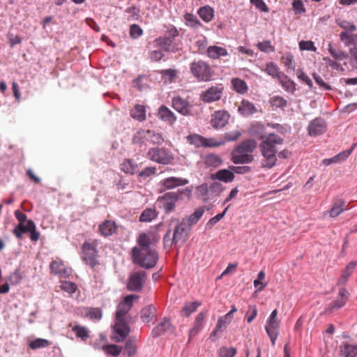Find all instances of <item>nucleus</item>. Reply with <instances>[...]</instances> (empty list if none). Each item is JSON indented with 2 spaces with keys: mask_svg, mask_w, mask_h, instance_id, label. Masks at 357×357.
Here are the masks:
<instances>
[{
  "mask_svg": "<svg viewBox=\"0 0 357 357\" xmlns=\"http://www.w3.org/2000/svg\"><path fill=\"white\" fill-rule=\"evenodd\" d=\"M261 139L260 149L265 159L262 166L271 168L275 165L277 160L275 154L278 150L276 146L282 144L284 140L279 135L274 133L261 136Z\"/></svg>",
  "mask_w": 357,
  "mask_h": 357,
  "instance_id": "nucleus-1",
  "label": "nucleus"
},
{
  "mask_svg": "<svg viewBox=\"0 0 357 357\" xmlns=\"http://www.w3.org/2000/svg\"><path fill=\"white\" fill-rule=\"evenodd\" d=\"M178 35L179 31L176 26L169 25L165 35L156 38L153 45L166 52L176 53L181 50V42L176 39Z\"/></svg>",
  "mask_w": 357,
  "mask_h": 357,
  "instance_id": "nucleus-2",
  "label": "nucleus"
},
{
  "mask_svg": "<svg viewBox=\"0 0 357 357\" xmlns=\"http://www.w3.org/2000/svg\"><path fill=\"white\" fill-rule=\"evenodd\" d=\"M257 147L253 139H246L240 143L231 153V160L234 164H247L253 161L252 153Z\"/></svg>",
  "mask_w": 357,
  "mask_h": 357,
  "instance_id": "nucleus-3",
  "label": "nucleus"
},
{
  "mask_svg": "<svg viewBox=\"0 0 357 357\" xmlns=\"http://www.w3.org/2000/svg\"><path fill=\"white\" fill-rule=\"evenodd\" d=\"M132 259L135 264L146 269H150L155 266L159 259L158 253L156 250L151 248L132 249Z\"/></svg>",
  "mask_w": 357,
  "mask_h": 357,
  "instance_id": "nucleus-4",
  "label": "nucleus"
},
{
  "mask_svg": "<svg viewBox=\"0 0 357 357\" xmlns=\"http://www.w3.org/2000/svg\"><path fill=\"white\" fill-rule=\"evenodd\" d=\"M190 70L193 76L201 82H208L213 76L211 66L203 61H193L190 64Z\"/></svg>",
  "mask_w": 357,
  "mask_h": 357,
  "instance_id": "nucleus-5",
  "label": "nucleus"
},
{
  "mask_svg": "<svg viewBox=\"0 0 357 357\" xmlns=\"http://www.w3.org/2000/svg\"><path fill=\"white\" fill-rule=\"evenodd\" d=\"M82 259L92 268L99 264L96 243L95 242L84 243L82 247Z\"/></svg>",
  "mask_w": 357,
  "mask_h": 357,
  "instance_id": "nucleus-6",
  "label": "nucleus"
},
{
  "mask_svg": "<svg viewBox=\"0 0 357 357\" xmlns=\"http://www.w3.org/2000/svg\"><path fill=\"white\" fill-rule=\"evenodd\" d=\"M280 326V321L278 319V310L275 309L267 319L265 326L266 331L273 345L279 334Z\"/></svg>",
  "mask_w": 357,
  "mask_h": 357,
  "instance_id": "nucleus-7",
  "label": "nucleus"
},
{
  "mask_svg": "<svg viewBox=\"0 0 357 357\" xmlns=\"http://www.w3.org/2000/svg\"><path fill=\"white\" fill-rule=\"evenodd\" d=\"M176 222L173 229V236L176 243L178 244V247H181L188 239V231L190 230V226L185 222V219H183L181 222Z\"/></svg>",
  "mask_w": 357,
  "mask_h": 357,
  "instance_id": "nucleus-8",
  "label": "nucleus"
},
{
  "mask_svg": "<svg viewBox=\"0 0 357 357\" xmlns=\"http://www.w3.org/2000/svg\"><path fill=\"white\" fill-rule=\"evenodd\" d=\"M148 155L151 160L162 165L170 164L174 160L172 154L163 148L151 149L148 152Z\"/></svg>",
  "mask_w": 357,
  "mask_h": 357,
  "instance_id": "nucleus-9",
  "label": "nucleus"
},
{
  "mask_svg": "<svg viewBox=\"0 0 357 357\" xmlns=\"http://www.w3.org/2000/svg\"><path fill=\"white\" fill-rule=\"evenodd\" d=\"M146 273L144 271H139L130 274L127 288L130 291H139L146 281Z\"/></svg>",
  "mask_w": 357,
  "mask_h": 357,
  "instance_id": "nucleus-10",
  "label": "nucleus"
},
{
  "mask_svg": "<svg viewBox=\"0 0 357 357\" xmlns=\"http://www.w3.org/2000/svg\"><path fill=\"white\" fill-rule=\"evenodd\" d=\"M178 200V194L175 192H170L164 194L158 199L160 208H162L167 213L174 210L176 203Z\"/></svg>",
  "mask_w": 357,
  "mask_h": 357,
  "instance_id": "nucleus-11",
  "label": "nucleus"
},
{
  "mask_svg": "<svg viewBox=\"0 0 357 357\" xmlns=\"http://www.w3.org/2000/svg\"><path fill=\"white\" fill-rule=\"evenodd\" d=\"M224 88L221 84L213 86L202 92L200 98L204 102H212L219 100L223 94Z\"/></svg>",
  "mask_w": 357,
  "mask_h": 357,
  "instance_id": "nucleus-12",
  "label": "nucleus"
},
{
  "mask_svg": "<svg viewBox=\"0 0 357 357\" xmlns=\"http://www.w3.org/2000/svg\"><path fill=\"white\" fill-rule=\"evenodd\" d=\"M139 296L130 294L126 296L117 307L116 319H124L125 315L130 310L133 305L134 300L138 299Z\"/></svg>",
  "mask_w": 357,
  "mask_h": 357,
  "instance_id": "nucleus-13",
  "label": "nucleus"
},
{
  "mask_svg": "<svg viewBox=\"0 0 357 357\" xmlns=\"http://www.w3.org/2000/svg\"><path fill=\"white\" fill-rule=\"evenodd\" d=\"M160 240V236L154 232L141 233L139 234L137 242V246L134 248L144 249L150 248L151 245H154Z\"/></svg>",
  "mask_w": 357,
  "mask_h": 357,
  "instance_id": "nucleus-14",
  "label": "nucleus"
},
{
  "mask_svg": "<svg viewBox=\"0 0 357 357\" xmlns=\"http://www.w3.org/2000/svg\"><path fill=\"white\" fill-rule=\"evenodd\" d=\"M349 292L344 287H341L339 289L337 298L331 302L328 307L326 309V313H332L334 310L340 309L344 307L347 303V301L349 298Z\"/></svg>",
  "mask_w": 357,
  "mask_h": 357,
  "instance_id": "nucleus-15",
  "label": "nucleus"
},
{
  "mask_svg": "<svg viewBox=\"0 0 357 357\" xmlns=\"http://www.w3.org/2000/svg\"><path fill=\"white\" fill-rule=\"evenodd\" d=\"M114 331L117 335L114 337V341L121 342L129 335L130 327L125 321V319H116V322L114 326Z\"/></svg>",
  "mask_w": 357,
  "mask_h": 357,
  "instance_id": "nucleus-16",
  "label": "nucleus"
},
{
  "mask_svg": "<svg viewBox=\"0 0 357 357\" xmlns=\"http://www.w3.org/2000/svg\"><path fill=\"white\" fill-rule=\"evenodd\" d=\"M229 119V114L224 110H219L212 115L211 124L213 128L220 129L226 126Z\"/></svg>",
  "mask_w": 357,
  "mask_h": 357,
  "instance_id": "nucleus-17",
  "label": "nucleus"
},
{
  "mask_svg": "<svg viewBox=\"0 0 357 357\" xmlns=\"http://www.w3.org/2000/svg\"><path fill=\"white\" fill-rule=\"evenodd\" d=\"M307 130L310 136L315 137L322 135L326 130V122L321 118H317L310 123Z\"/></svg>",
  "mask_w": 357,
  "mask_h": 357,
  "instance_id": "nucleus-18",
  "label": "nucleus"
},
{
  "mask_svg": "<svg viewBox=\"0 0 357 357\" xmlns=\"http://www.w3.org/2000/svg\"><path fill=\"white\" fill-rule=\"evenodd\" d=\"M172 105L178 112L184 116L190 115V105L188 101L180 96H176L172 98Z\"/></svg>",
  "mask_w": 357,
  "mask_h": 357,
  "instance_id": "nucleus-19",
  "label": "nucleus"
},
{
  "mask_svg": "<svg viewBox=\"0 0 357 357\" xmlns=\"http://www.w3.org/2000/svg\"><path fill=\"white\" fill-rule=\"evenodd\" d=\"M188 181L185 178L171 176L166 178L160 181V185L163 190H170L178 186L186 185Z\"/></svg>",
  "mask_w": 357,
  "mask_h": 357,
  "instance_id": "nucleus-20",
  "label": "nucleus"
},
{
  "mask_svg": "<svg viewBox=\"0 0 357 357\" xmlns=\"http://www.w3.org/2000/svg\"><path fill=\"white\" fill-rule=\"evenodd\" d=\"M210 177L213 181L218 180L225 183H229L234 181L235 176L230 169H224L218 171L215 174H211Z\"/></svg>",
  "mask_w": 357,
  "mask_h": 357,
  "instance_id": "nucleus-21",
  "label": "nucleus"
},
{
  "mask_svg": "<svg viewBox=\"0 0 357 357\" xmlns=\"http://www.w3.org/2000/svg\"><path fill=\"white\" fill-rule=\"evenodd\" d=\"M158 117L169 124H173L176 121L175 114L165 105H161L158 112Z\"/></svg>",
  "mask_w": 357,
  "mask_h": 357,
  "instance_id": "nucleus-22",
  "label": "nucleus"
},
{
  "mask_svg": "<svg viewBox=\"0 0 357 357\" xmlns=\"http://www.w3.org/2000/svg\"><path fill=\"white\" fill-rule=\"evenodd\" d=\"M116 224L112 220H105L99 225V231L101 235L105 237L112 235L116 231Z\"/></svg>",
  "mask_w": 357,
  "mask_h": 357,
  "instance_id": "nucleus-23",
  "label": "nucleus"
},
{
  "mask_svg": "<svg viewBox=\"0 0 357 357\" xmlns=\"http://www.w3.org/2000/svg\"><path fill=\"white\" fill-rule=\"evenodd\" d=\"M340 354L342 357H356L357 345L342 342L340 347Z\"/></svg>",
  "mask_w": 357,
  "mask_h": 357,
  "instance_id": "nucleus-24",
  "label": "nucleus"
},
{
  "mask_svg": "<svg viewBox=\"0 0 357 357\" xmlns=\"http://www.w3.org/2000/svg\"><path fill=\"white\" fill-rule=\"evenodd\" d=\"M149 130L141 129L135 133L132 141L133 144L142 146V145H146L147 143H149Z\"/></svg>",
  "mask_w": 357,
  "mask_h": 357,
  "instance_id": "nucleus-25",
  "label": "nucleus"
},
{
  "mask_svg": "<svg viewBox=\"0 0 357 357\" xmlns=\"http://www.w3.org/2000/svg\"><path fill=\"white\" fill-rule=\"evenodd\" d=\"M33 224L34 222L32 220H28L26 221V224L24 223H19L13 229V234L18 239H22L23 237V234L29 233L32 226L29 225V223Z\"/></svg>",
  "mask_w": 357,
  "mask_h": 357,
  "instance_id": "nucleus-26",
  "label": "nucleus"
},
{
  "mask_svg": "<svg viewBox=\"0 0 357 357\" xmlns=\"http://www.w3.org/2000/svg\"><path fill=\"white\" fill-rule=\"evenodd\" d=\"M346 209V202L343 199H339L334 202L332 208L329 211V215L331 218H336Z\"/></svg>",
  "mask_w": 357,
  "mask_h": 357,
  "instance_id": "nucleus-27",
  "label": "nucleus"
},
{
  "mask_svg": "<svg viewBox=\"0 0 357 357\" xmlns=\"http://www.w3.org/2000/svg\"><path fill=\"white\" fill-rule=\"evenodd\" d=\"M356 265L357 263L356 261H351L348 264L337 281V285H344L347 283L349 278L353 273Z\"/></svg>",
  "mask_w": 357,
  "mask_h": 357,
  "instance_id": "nucleus-28",
  "label": "nucleus"
},
{
  "mask_svg": "<svg viewBox=\"0 0 357 357\" xmlns=\"http://www.w3.org/2000/svg\"><path fill=\"white\" fill-rule=\"evenodd\" d=\"M278 80L285 91L293 93L296 90L295 82L283 73L278 78Z\"/></svg>",
  "mask_w": 357,
  "mask_h": 357,
  "instance_id": "nucleus-29",
  "label": "nucleus"
},
{
  "mask_svg": "<svg viewBox=\"0 0 357 357\" xmlns=\"http://www.w3.org/2000/svg\"><path fill=\"white\" fill-rule=\"evenodd\" d=\"M131 117L139 122L146 120V108L144 105L137 104L130 112Z\"/></svg>",
  "mask_w": 357,
  "mask_h": 357,
  "instance_id": "nucleus-30",
  "label": "nucleus"
},
{
  "mask_svg": "<svg viewBox=\"0 0 357 357\" xmlns=\"http://www.w3.org/2000/svg\"><path fill=\"white\" fill-rule=\"evenodd\" d=\"M207 55L213 59H217L220 56H225L228 55L227 50L219 46H210L206 50Z\"/></svg>",
  "mask_w": 357,
  "mask_h": 357,
  "instance_id": "nucleus-31",
  "label": "nucleus"
},
{
  "mask_svg": "<svg viewBox=\"0 0 357 357\" xmlns=\"http://www.w3.org/2000/svg\"><path fill=\"white\" fill-rule=\"evenodd\" d=\"M238 111L243 116H247L256 113L257 109L252 102L243 100L239 105Z\"/></svg>",
  "mask_w": 357,
  "mask_h": 357,
  "instance_id": "nucleus-32",
  "label": "nucleus"
},
{
  "mask_svg": "<svg viewBox=\"0 0 357 357\" xmlns=\"http://www.w3.org/2000/svg\"><path fill=\"white\" fill-rule=\"evenodd\" d=\"M171 323L169 319L164 318L153 329L152 335L153 337H158L165 333L170 327Z\"/></svg>",
  "mask_w": 357,
  "mask_h": 357,
  "instance_id": "nucleus-33",
  "label": "nucleus"
},
{
  "mask_svg": "<svg viewBox=\"0 0 357 357\" xmlns=\"http://www.w3.org/2000/svg\"><path fill=\"white\" fill-rule=\"evenodd\" d=\"M195 194L197 198L202 199L204 202H206L211 199L207 183H202L197 186Z\"/></svg>",
  "mask_w": 357,
  "mask_h": 357,
  "instance_id": "nucleus-34",
  "label": "nucleus"
},
{
  "mask_svg": "<svg viewBox=\"0 0 357 357\" xmlns=\"http://www.w3.org/2000/svg\"><path fill=\"white\" fill-rule=\"evenodd\" d=\"M200 305L201 303L199 301L187 302L180 311V315L183 317H188L192 313L195 312Z\"/></svg>",
  "mask_w": 357,
  "mask_h": 357,
  "instance_id": "nucleus-35",
  "label": "nucleus"
},
{
  "mask_svg": "<svg viewBox=\"0 0 357 357\" xmlns=\"http://www.w3.org/2000/svg\"><path fill=\"white\" fill-rule=\"evenodd\" d=\"M156 308L153 305L144 307L141 311V319L144 323H149L155 315Z\"/></svg>",
  "mask_w": 357,
  "mask_h": 357,
  "instance_id": "nucleus-36",
  "label": "nucleus"
},
{
  "mask_svg": "<svg viewBox=\"0 0 357 357\" xmlns=\"http://www.w3.org/2000/svg\"><path fill=\"white\" fill-rule=\"evenodd\" d=\"M204 163L208 167L216 168L222 165V160L218 155L211 153L204 158Z\"/></svg>",
  "mask_w": 357,
  "mask_h": 357,
  "instance_id": "nucleus-37",
  "label": "nucleus"
},
{
  "mask_svg": "<svg viewBox=\"0 0 357 357\" xmlns=\"http://www.w3.org/2000/svg\"><path fill=\"white\" fill-rule=\"evenodd\" d=\"M340 40L346 46L355 45L357 44V35L351 32L342 31L340 34Z\"/></svg>",
  "mask_w": 357,
  "mask_h": 357,
  "instance_id": "nucleus-38",
  "label": "nucleus"
},
{
  "mask_svg": "<svg viewBox=\"0 0 357 357\" xmlns=\"http://www.w3.org/2000/svg\"><path fill=\"white\" fill-rule=\"evenodd\" d=\"M233 89L241 94H244L248 91V85L246 82L240 78H233L231 81Z\"/></svg>",
  "mask_w": 357,
  "mask_h": 357,
  "instance_id": "nucleus-39",
  "label": "nucleus"
},
{
  "mask_svg": "<svg viewBox=\"0 0 357 357\" xmlns=\"http://www.w3.org/2000/svg\"><path fill=\"white\" fill-rule=\"evenodd\" d=\"M205 212L204 207H199L195 209L194 213L191 214L188 219L185 220L188 225L191 227L192 225L196 224L199 220L202 217L203 214Z\"/></svg>",
  "mask_w": 357,
  "mask_h": 357,
  "instance_id": "nucleus-40",
  "label": "nucleus"
},
{
  "mask_svg": "<svg viewBox=\"0 0 357 357\" xmlns=\"http://www.w3.org/2000/svg\"><path fill=\"white\" fill-rule=\"evenodd\" d=\"M198 14L199 17L206 22H211L214 17V10L213 9L207 6L200 8L198 10Z\"/></svg>",
  "mask_w": 357,
  "mask_h": 357,
  "instance_id": "nucleus-41",
  "label": "nucleus"
},
{
  "mask_svg": "<svg viewBox=\"0 0 357 357\" xmlns=\"http://www.w3.org/2000/svg\"><path fill=\"white\" fill-rule=\"evenodd\" d=\"M23 278V273L20 269L17 268L6 278V282H8V284H10L11 285H17L21 282Z\"/></svg>",
  "mask_w": 357,
  "mask_h": 357,
  "instance_id": "nucleus-42",
  "label": "nucleus"
},
{
  "mask_svg": "<svg viewBox=\"0 0 357 357\" xmlns=\"http://www.w3.org/2000/svg\"><path fill=\"white\" fill-rule=\"evenodd\" d=\"M121 170L126 174H134L137 171V165L131 159H126L121 164Z\"/></svg>",
  "mask_w": 357,
  "mask_h": 357,
  "instance_id": "nucleus-43",
  "label": "nucleus"
},
{
  "mask_svg": "<svg viewBox=\"0 0 357 357\" xmlns=\"http://www.w3.org/2000/svg\"><path fill=\"white\" fill-rule=\"evenodd\" d=\"M157 213L155 209L146 208L139 217V221L143 222H151L157 217Z\"/></svg>",
  "mask_w": 357,
  "mask_h": 357,
  "instance_id": "nucleus-44",
  "label": "nucleus"
},
{
  "mask_svg": "<svg viewBox=\"0 0 357 357\" xmlns=\"http://www.w3.org/2000/svg\"><path fill=\"white\" fill-rule=\"evenodd\" d=\"M264 70L270 76L277 79L282 73V72L280 71L278 66L273 62H269L266 63Z\"/></svg>",
  "mask_w": 357,
  "mask_h": 357,
  "instance_id": "nucleus-45",
  "label": "nucleus"
},
{
  "mask_svg": "<svg viewBox=\"0 0 357 357\" xmlns=\"http://www.w3.org/2000/svg\"><path fill=\"white\" fill-rule=\"evenodd\" d=\"M178 71L175 69H166L160 71L162 78L165 82H172L177 77Z\"/></svg>",
  "mask_w": 357,
  "mask_h": 357,
  "instance_id": "nucleus-46",
  "label": "nucleus"
},
{
  "mask_svg": "<svg viewBox=\"0 0 357 357\" xmlns=\"http://www.w3.org/2000/svg\"><path fill=\"white\" fill-rule=\"evenodd\" d=\"M231 319L227 317L226 314L223 317H221L218 319V323L216 324L215 328L211 333V335H215L218 332H219L222 328H225L228 324L231 322Z\"/></svg>",
  "mask_w": 357,
  "mask_h": 357,
  "instance_id": "nucleus-47",
  "label": "nucleus"
},
{
  "mask_svg": "<svg viewBox=\"0 0 357 357\" xmlns=\"http://www.w3.org/2000/svg\"><path fill=\"white\" fill-rule=\"evenodd\" d=\"M51 342L45 339L36 338V340L29 342V346L32 349H38L40 348H45L49 347Z\"/></svg>",
  "mask_w": 357,
  "mask_h": 357,
  "instance_id": "nucleus-48",
  "label": "nucleus"
},
{
  "mask_svg": "<svg viewBox=\"0 0 357 357\" xmlns=\"http://www.w3.org/2000/svg\"><path fill=\"white\" fill-rule=\"evenodd\" d=\"M90 319L98 321L102 317V310L98 307H90L86 310V315Z\"/></svg>",
  "mask_w": 357,
  "mask_h": 357,
  "instance_id": "nucleus-49",
  "label": "nucleus"
},
{
  "mask_svg": "<svg viewBox=\"0 0 357 357\" xmlns=\"http://www.w3.org/2000/svg\"><path fill=\"white\" fill-rule=\"evenodd\" d=\"M328 52L333 58L335 60L341 61L348 57V55L346 52L340 50L334 49L331 43L328 44Z\"/></svg>",
  "mask_w": 357,
  "mask_h": 357,
  "instance_id": "nucleus-50",
  "label": "nucleus"
},
{
  "mask_svg": "<svg viewBox=\"0 0 357 357\" xmlns=\"http://www.w3.org/2000/svg\"><path fill=\"white\" fill-rule=\"evenodd\" d=\"M72 330L77 337L82 338L83 340H86L89 337V331L86 327L76 325L73 327Z\"/></svg>",
  "mask_w": 357,
  "mask_h": 357,
  "instance_id": "nucleus-51",
  "label": "nucleus"
},
{
  "mask_svg": "<svg viewBox=\"0 0 357 357\" xmlns=\"http://www.w3.org/2000/svg\"><path fill=\"white\" fill-rule=\"evenodd\" d=\"M269 102L272 107L276 108L284 107L287 105V101L280 96H274L269 100Z\"/></svg>",
  "mask_w": 357,
  "mask_h": 357,
  "instance_id": "nucleus-52",
  "label": "nucleus"
},
{
  "mask_svg": "<svg viewBox=\"0 0 357 357\" xmlns=\"http://www.w3.org/2000/svg\"><path fill=\"white\" fill-rule=\"evenodd\" d=\"M208 190L210 197L218 196L222 192L224 191L225 188L220 183L213 182L210 185V186H208Z\"/></svg>",
  "mask_w": 357,
  "mask_h": 357,
  "instance_id": "nucleus-53",
  "label": "nucleus"
},
{
  "mask_svg": "<svg viewBox=\"0 0 357 357\" xmlns=\"http://www.w3.org/2000/svg\"><path fill=\"white\" fill-rule=\"evenodd\" d=\"M64 268V264L61 261L55 260L50 264V269L54 274L62 275Z\"/></svg>",
  "mask_w": 357,
  "mask_h": 357,
  "instance_id": "nucleus-54",
  "label": "nucleus"
},
{
  "mask_svg": "<svg viewBox=\"0 0 357 357\" xmlns=\"http://www.w3.org/2000/svg\"><path fill=\"white\" fill-rule=\"evenodd\" d=\"M149 143L153 144H160L164 142V138L160 133L156 132L154 130H149Z\"/></svg>",
  "mask_w": 357,
  "mask_h": 357,
  "instance_id": "nucleus-55",
  "label": "nucleus"
},
{
  "mask_svg": "<svg viewBox=\"0 0 357 357\" xmlns=\"http://www.w3.org/2000/svg\"><path fill=\"white\" fill-rule=\"evenodd\" d=\"M257 47L260 51L266 53L273 52L275 51V47L271 45L270 40H264L262 42H259L257 44Z\"/></svg>",
  "mask_w": 357,
  "mask_h": 357,
  "instance_id": "nucleus-56",
  "label": "nucleus"
},
{
  "mask_svg": "<svg viewBox=\"0 0 357 357\" xmlns=\"http://www.w3.org/2000/svg\"><path fill=\"white\" fill-rule=\"evenodd\" d=\"M60 288L68 294H73L77 289V286L75 283L68 281H63L61 283Z\"/></svg>",
  "mask_w": 357,
  "mask_h": 357,
  "instance_id": "nucleus-57",
  "label": "nucleus"
},
{
  "mask_svg": "<svg viewBox=\"0 0 357 357\" xmlns=\"http://www.w3.org/2000/svg\"><path fill=\"white\" fill-rule=\"evenodd\" d=\"M236 349L234 347H221L218 351L219 357H234Z\"/></svg>",
  "mask_w": 357,
  "mask_h": 357,
  "instance_id": "nucleus-58",
  "label": "nucleus"
},
{
  "mask_svg": "<svg viewBox=\"0 0 357 357\" xmlns=\"http://www.w3.org/2000/svg\"><path fill=\"white\" fill-rule=\"evenodd\" d=\"M105 352L113 356H119L122 350L121 347L116 344H109L103 347Z\"/></svg>",
  "mask_w": 357,
  "mask_h": 357,
  "instance_id": "nucleus-59",
  "label": "nucleus"
},
{
  "mask_svg": "<svg viewBox=\"0 0 357 357\" xmlns=\"http://www.w3.org/2000/svg\"><path fill=\"white\" fill-rule=\"evenodd\" d=\"M188 140L191 144H196L199 145L200 143L202 146H208L209 144L207 143V139L197 135H189L187 137Z\"/></svg>",
  "mask_w": 357,
  "mask_h": 357,
  "instance_id": "nucleus-60",
  "label": "nucleus"
},
{
  "mask_svg": "<svg viewBox=\"0 0 357 357\" xmlns=\"http://www.w3.org/2000/svg\"><path fill=\"white\" fill-rule=\"evenodd\" d=\"M229 206H227L222 213L216 215L215 216L211 218L208 222L206 223V227L208 229H211L216 223H218L223 217L225 215L227 211L228 210Z\"/></svg>",
  "mask_w": 357,
  "mask_h": 357,
  "instance_id": "nucleus-61",
  "label": "nucleus"
},
{
  "mask_svg": "<svg viewBox=\"0 0 357 357\" xmlns=\"http://www.w3.org/2000/svg\"><path fill=\"white\" fill-rule=\"evenodd\" d=\"M163 243H164V246L165 248H171L173 245L175 246V247H178V243H176L174 242V236H172V237L171 236V230L169 229L166 234L164 236V238H163Z\"/></svg>",
  "mask_w": 357,
  "mask_h": 357,
  "instance_id": "nucleus-62",
  "label": "nucleus"
},
{
  "mask_svg": "<svg viewBox=\"0 0 357 357\" xmlns=\"http://www.w3.org/2000/svg\"><path fill=\"white\" fill-rule=\"evenodd\" d=\"M207 45V39L205 37H202L196 40L195 46L197 48L198 52L203 54L206 49Z\"/></svg>",
  "mask_w": 357,
  "mask_h": 357,
  "instance_id": "nucleus-63",
  "label": "nucleus"
},
{
  "mask_svg": "<svg viewBox=\"0 0 357 357\" xmlns=\"http://www.w3.org/2000/svg\"><path fill=\"white\" fill-rule=\"evenodd\" d=\"M143 33V30L137 24H132L130 27V35L132 38H137Z\"/></svg>",
  "mask_w": 357,
  "mask_h": 357,
  "instance_id": "nucleus-64",
  "label": "nucleus"
}]
</instances>
